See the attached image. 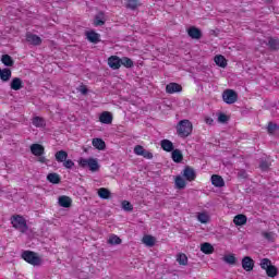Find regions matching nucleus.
Segmentation results:
<instances>
[{
	"instance_id": "nucleus-1",
	"label": "nucleus",
	"mask_w": 279,
	"mask_h": 279,
	"mask_svg": "<svg viewBox=\"0 0 279 279\" xmlns=\"http://www.w3.org/2000/svg\"><path fill=\"white\" fill-rule=\"evenodd\" d=\"M77 163L81 169H88L92 173H97V171L101 169V165H99V159L95 157H81L78 158Z\"/></svg>"
},
{
	"instance_id": "nucleus-2",
	"label": "nucleus",
	"mask_w": 279,
	"mask_h": 279,
	"mask_svg": "<svg viewBox=\"0 0 279 279\" xmlns=\"http://www.w3.org/2000/svg\"><path fill=\"white\" fill-rule=\"evenodd\" d=\"M193 133V123L189 120H181L177 124V134L180 138H186Z\"/></svg>"
},
{
	"instance_id": "nucleus-3",
	"label": "nucleus",
	"mask_w": 279,
	"mask_h": 279,
	"mask_svg": "<svg viewBox=\"0 0 279 279\" xmlns=\"http://www.w3.org/2000/svg\"><path fill=\"white\" fill-rule=\"evenodd\" d=\"M22 258L29 265H33L34 267H39V265H43V257H40L38 254L32 251L23 252Z\"/></svg>"
},
{
	"instance_id": "nucleus-4",
	"label": "nucleus",
	"mask_w": 279,
	"mask_h": 279,
	"mask_svg": "<svg viewBox=\"0 0 279 279\" xmlns=\"http://www.w3.org/2000/svg\"><path fill=\"white\" fill-rule=\"evenodd\" d=\"M259 265L262 269L266 271V276H268V278H276V276H278V268L271 265V260L269 258H263Z\"/></svg>"
},
{
	"instance_id": "nucleus-5",
	"label": "nucleus",
	"mask_w": 279,
	"mask_h": 279,
	"mask_svg": "<svg viewBox=\"0 0 279 279\" xmlns=\"http://www.w3.org/2000/svg\"><path fill=\"white\" fill-rule=\"evenodd\" d=\"M11 223L15 230H19L22 233L27 232V220L21 215L12 216Z\"/></svg>"
},
{
	"instance_id": "nucleus-6",
	"label": "nucleus",
	"mask_w": 279,
	"mask_h": 279,
	"mask_svg": "<svg viewBox=\"0 0 279 279\" xmlns=\"http://www.w3.org/2000/svg\"><path fill=\"white\" fill-rule=\"evenodd\" d=\"M222 98L226 104H234L238 99L236 92L227 89L223 92Z\"/></svg>"
},
{
	"instance_id": "nucleus-7",
	"label": "nucleus",
	"mask_w": 279,
	"mask_h": 279,
	"mask_svg": "<svg viewBox=\"0 0 279 279\" xmlns=\"http://www.w3.org/2000/svg\"><path fill=\"white\" fill-rule=\"evenodd\" d=\"M108 66L112 69L113 71H118V69H121V58L118 56H111L108 58Z\"/></svg>"
},
{
	"instance_id": "nucleus-8",
	"label": "nucleus",
	"mask_w": 279,
	"mask_h": 279,
	"mask_svg": "<svg viewBox=\"0 0 279 279\" xmlns=\"http://www.w3.org/2000/svg\"><path fill=\"white\" fill-rule=\"evenodd\" d=\"M112 120L113 116L110 111H104L99 114V121L105 125H110L112 123Z\"/></svg>"
},
{
	"instance_id": "nucleus-9",
	"label": "nucleus",
	"mask_w": 279,
	"mask_h": 279,
	"mask_svg": "<svg viewBox=\"0 0 279 279\" xmlns=\"http://www.w3.org/2000/svg\"><path fill=\"white\" fill-rule=\"evenodd\" d=\"M31 153L33 156H45V146L40 144H33L31 145Z\"/></svg>"
},
{
	"instance_id": "nucleus-10",
	"label": "nucleus",
	"mask_w": 279,
	"mask_h": 279,
	"mask_svg": "<svg viewBox=\"0 0 279 279\" xmlns=\"http://www.w3.org/2000/svg\"><path fill=\"white\" fill-rule=\"evenodd\" d=\"M166 93H169V95H173V93H182V85L170 83L166 86Z\"/></svg>"
},
{
	"instance_id": "nucleus-11",
	"label": "nucleus",
	"mask_w": 279,
	"mask_h": 279,
	"mask_svg": "<svg viewBox=\"0 0 279 279\" xmlns=\"http://www.w3.org/2000/svg\"><path fill=\"white\" fill-rule=\"evenodd\" d=\"M211 184L216 186L217 189H221L226 186V181H223V178L219 174H213L211 175Z\"/></svg>"
},
{
	"instance_id": "nucleus-12",
	"label": "nucleus",
	"mask_w": 279,
	"mask_h": 279,
	"mask_svg": "<svg viewBox=\"0 0 279 279\" xmlns=\"http://www.w3.org/2000/svg\"><path fill=\"white\" fill-rule=\"evenodd\" d=\"M242 267L244 271H252V269H254V259H252L250 256H245L242 259Z\"/></svg>"
},
{
	"instance_id": "nucleus-13",
	"label": "nucleus",
	"mask_w": 279,
	"mask_h": 279,
	"mask_svg": "<svg viewBox=\"0 0 279 279\" xmlns=\"http://www.w3.org/2000/svg\"><path fill=\"white\" fill-rule=\"evenodd\" d=\"M92 145L95 149H98V151H104L106 149V142L99 137L93 138Z\"/></svg>"
},
{
	"instance_id": "nucleus-14",
	"label": "nucleus",
	"mask_w": 279,
	"mask_h": 279,
	"mask_svg": "<svg viewBox=\"0 0 279 279\" xmlns=\"http://www.w3.org/2000/svg\"><path fill=\"white\" fill-rule=\"evenodd\" d=\"M187 34L190 38H193L194 40H199V38H202V31L195 26L190 27Z\"/></svg>"
},
{
	"instance_id": "nucleus-15",
	"label": "nucleus",
	"mask_w": 279,
	"mask_h": 279,
	"mask_svg": "<svg viewBox=\"0 0 279 279\" xmlns=\"http://www.w3.org/2000/svg\"><path fill=\"white\" fill-rule=\"evenodd\" d=\"M58 204L62 208H71V204H73V199H71V197L69 196L63 195L59 197Z\"/></svg>"
},
{
	"instance_id": "nucleus-16",
	"label": "nucleus",
	"mask_w": 279,
	"mask_h": 279,
	"mask_svg": "<svg viewBox=\"0 0 279 279\" xmlns=\"http://www.w3.org/2000/svg\"><path fill=\"white\" fill-rule=\"evenodd\" d=\"M142 243H144L146 247H154L156 245V239L154 235L146 234L143 236Z\"/></svg>"
},
{
	"instance_id": "nucleus-17",
	"label": "nucleus",
	"mask_w": 279,
	"mask_h": 279,
	"mask_svg": "<svg viewBox=\"0 0 279 279\" xmlns=\"http://www.w3.org/2000/svg\"><path fill=\"white\" fill-rule=\"evenodd\" d=\"M214 61L217 64V66H220L221 69H226V66H228V60H226V57L221 54H217L214 58Z\"/></svg>"
},
{
	"instance_id": "nucleus-18",
	"label": "nucleus",
	"mask_w": 279,
	"mask_h": 279,
	"mask_svg": "<svg viewBox=\"0 0 279 279\" xmlns=\"http://www.w3.org/2000/svg\"><path fill=\"white\" fill-rule=\"evenodd\" d=\"M26 40L31 45H40V43H43V39H40V37H38V35H34L32 33H28L26 35Z\"/></svg>"
},
{
	"instance_id": "nucleus-19",
	"label": "nucleus",
	"mask_w": 279,
	"mask_h": 279,
	"mask_svg": "<svg viewBox=\"0 0 279 279\" xmlns=\"http://www.w3.org/2000/svg\"><path fill=\"white\" fill-rule=\"evenodd\" d=\"M11 90H21V88H23V80L19 78V77H14L11 83Z\"/></svg>"
},
{
	"instance_id": "nucleus-20",
	"label": "nucleus",
	"mask_w": 279,
	"mask_h": 279,
	"mask_svg": "<svg viewBox=\"0 0 279 279\" xmlns=\"http://www.w3.org/2000/svg\"><path fill=\"white\" fill-rule=\"evenodd\" d=\"M160 147L161 149H163V151H168V153H171L174 149L173 142L169 140H162L160 142Z\"/></svg>"
},
{
	"instance_id": "nucleus-21",
	"label": "nucleus",
	"mask_w": 279,
	"mask_h": 279,
	"mask_svg": "<svg viewBox=\"0 0 279 279\" xmlns=\"http://www.w3.org/2000/svg\"><path fill=\"white\" fill-rule=\"evenodd\" d=\"M233 223L235 226H245L247 223V216L239 214L233 218Z\"/></svg>"
},
{
	"instance_id": "nucleus-22",
	"label": "nucleus",
	"mask_w": 279,
	"mask_h": 279,
	"mask_svg": "<svg viewBox=\"0 0 279 279\" xmlns=\"http://www.w3.org/2000/svg\"><path fill=\"white\" fill-rule=\"evenodd\" d=\"M183 177L189 181L193 182L195 180V170L192 168L187 167L183 170Z\"/></svg>"
},
{
	"instance_id": "nucleus-23",
	"label": "nucleus",
	"mask_w": 279,
	"mask_h": 279,
	"mask_svg": "<svg viewBox=\"0 0 279 279\" xmlns=\"http://www.w3.org/2000/svg\"><path fill=\"white\" fill-rule=\"evenodd\" d=\"M171 158L173 162H182V160H184V155H182V150L173 149L171 154Z\"/></svg>"
},
{
	"instance_id": "nucleus-24",
	"label": "nucleus",
	"mask_w": 279,
	"mask_h": 279,
	"mask_svg": "<svg viewBox=\"0 0 279 279\" xmlns=\"http://www.w3.org/2000/svg\"><path fill=\"white\" fill-rule=\"evenodd\" d=\"M57 162H64L69 158V153L66 150H58L54 154Z\"/></svg>"
},
{
	"instance_id": "nucleus-25",
	"label": "nucleus",
	"mask_w": 279,
	"mask_h": 279,
	"mask_svg": "<svg viewBox=\"0 0 279 279\" xmlns=\"http://www.w3.org/2000/svg\"><path fill=\"white\" fill-rule=\"evenodd\" d=\"M201 252H203V254H213L215 252V246L208 242H205L201 244Z\"/></svg>"
},
{
	"instance_id": "nucleus-26",
	"label": "nucleus",
	"mask_w": 279,
	"mask_h": 279,
	"mask_svg": "<svg viewBox=\"0 0 279 279\" xmlns=\"http://www.w3.org/2000/svg\"><path fill=\"white\" fill-rule=\"evenodd\" d=\"M10 77H12V71L10 69H2L0 72V80L2 82H10Z\"/></svg>"
},
{
	"instance_id": "nucleus-27",
	"label": "nucleus",
	"mask_w": 279,
	"mask_h": 279,
	"mask_svg": "<svg viewBox=\"0 0 279 279\" xmlns=\"http://www.w3.org/2000/svg\"><path fill=\"white\" fill-rule=\"evenodd\" d=\"M107 243L109 245H121L122 240L121 238H119V235L117 234H110L107 239Z\"/></svg>"
},
{
	"instance_id": "nucleus-28",
	"label": "nucleus",
	"mask_w": 279,
	"mask_h": 279,
	"mask_svg": "<svg viewBox=\"0 0 279 279\" xmlns=\"http://www.w3.org/2000/svg\"><path fill=\"white\" fill-rule=\"evenodd\" d=\"M98 193V197H100V199H110V190L106 189V187H100L97 191Z\"/></svg>"
},
{
	"instance_id": "nucleus-29",
	"label": "nucleus",
	"mask_w": 279,
	"mask_h": 279,
	"mask_svg": "<svg viewBox=\"0 0 279 279\" xmlns=\"http://www.w3.org/2000/svg\"><path fill=\"white\" fill-rule=\"evenodd\" d=\"M197 219L201 223H208L210 221V214L208 211H201L197 214Z\"/></svg>"
},
{
	"instance_id": "nucleus-30",
	"label": "nucleus",
	"mask_w": 279,
	"mask_h": 279,
	"mask_svg": "<svg viewBox=\"0 0 279 279\" xmlns=\"http://www.w3.org/2000/svg\"><path fill=\"white\" fill-rule=\"evenodd\" d=\"M86 38L89 40V43H99V34H97L95 31L87 32Z\"/></svg>"
},
{
	"instance_id": "nucleus-31",
	"label": "nucleus",
	"mask_w": 279,
	"mask_h": 279,
	"mask_svg": "<svg viewBox=\"0 0 279 279\" xmlns=\"http://www.w3.org/2000/svg\"><path fill=\"white\" fill-rule=\"evenodd\" d=\"M48 182L51 184H60V174L52 172L47 175Z\"/></svg>"
},
{
	"instance_id": "nucleus-32",
	"label": "nucleus",
	"mask_w": 279,
	"mask_h": 279,
	"mask_svg": "<svg viewBox=\"0 0 279 279\" xmlns=\"http://www.w3.org/2000/svg\"><path fill=\"white\" fill-rule=\"evenodd\" d=\"M177 263H179V265L186 266L189 265V257L184 253H179L177 255Z\"/></svg>"
},
{
	"instance_id": "nucleus-33",
	"label": "nucleus",
	"mask_w": 279,
	"mask_h": 279,
	"mask_svg": "<svg viewBox=\"0 0 279 279\" xmlns=\"http://www.w3.org/2000/svg\"><path fill=\"white\" fill-rule=\"evenodd\" d=\"M222 260L227 263V265H236V257L234 256V254L225 255Z\"/></svg>"
},
{
	"instance_id": "nucleus-34",
	"label": "nucleus",
	"mask_w": 279,
	"mask_h": 279,
	"mask_svg": "<svg viewBox=\"0 0 279 279\" xmlns=\"http://www.w3.org/2000/svg\"><path fill=\"white\" fill-rule=\"evenodd\" d=\"M121 66H125V69H132V66H134V61L128 57H123L121 59Z\"/></svg>"
},
{
	"instance_id": "nucleus-35",
	"label": "nucleus",
	"mask_w": 279,
	"mask_h": 279,
	"mask_svg": "<svg viewBox=\"0 0 279 279\" xmlns=\"http://www.w3.org/2000/svg\"><path fill=\"white\" fill-rule=\"evenodd\" d=\"M1 62L4 66H12L14 64V61H12V57H10L9 54H3Z\"/></svg>"
},
{
	"instance_id": "nucleus-36",
	"label": "nucleus",
	"mask_w": 279,
	"mask_h": 279,
	"mask_svg": "<svg viewBox=\"0 0 279 279\" xmlns=\"http://www.w3.org/2000/svg\"><path fill=\"white\" fill-rule=\"evenodd\" d=\"M33 125H35V128H45V119L40 117L33 118Z\"/></svg>"
},
{
	"instance_id": "nucleus-37",
	"label": "nucleus",
	"mask_w": 279,
	"mask_h": 279,
	"mask_svg": "<svg viewBox=\"0 0 279 279\" xmlns=\"http://www.w3.org/2000/svg\"><path fill=\"white\" fill-rule=\"evenodd\" d=\"M177 189H184L186 186V181L182 177H177L174 180Z\"/></svg>"
},
{
	"instance_id": "nucleus-38",
	"label": "nucleus",
	"mask_w": 279,
	"mask_h": 279,
	"mask_svg": "<svg viewBox=\"0 0 279 279\" xmlns=\"http://www.w3.org/2000/svg\"><path fill=\"white\" fill-rule=\"evenodd\" d=\"M121 206L126 213H132L134 210V206H132V204L128 201H123Z\"/></svg>"
},
{
	"instance_id": "nucleus-39",
	"label": "nucleus",
	"mask_w": 279,
	"mask_h": 279,
	"mask_svg": "<svg viewBox=\"0 0 279 279\" xmlns=\"http://www.w3.org/2000/svg\"><path fill=\"white\" fill-rule=\"evenodd\" d=\"M262 236H264V239H266L267 241H276V233H274V232H267V231H264L263 233H262Z\"/></svg>"
},
{
	"instance_id": "nucleus-40",
	"label": "nucleus",
	"mask_w": 279,
	"mask_h": 279,
	"mask_svg": "<svg viewBox=\"0 0 279 279\" xmlns=\"http://www.w3.org/2000/svg\"><path fill=\"white\" fill-rule=\"evenodd\" d=\"M105 21H104V14H98L96 15L95 20H94V25L96 27H99L100 25H104Z\"/></svg>"
},
{
	"instance_id": "nucleus-41",
	"label": "nucleus",
	"mask_w": 279,
	"mask_h": 279,
	"mask_svg": "<svg viewBox=\"0 0 279 279\" xmlns=\"http://www.w3.org/2000/svg\"><path fill=\"white\" fill-rule=\"evenodd\" d=\"M138 5H141L138 0H129L126 3V8H130L131 10H136V8H138Z\"/></svg>"
},
{
	"instance_id": "nucleus-42",
	"label": "nucleus",
	"mask_w": 279,
	"mask_h": 279,
	"mask_svg": "<svg viewBox=\"0 0 279 279\" xmlns=\"http://www.w3.org/2000/svg\"><path fill=\"white\" fill-rule=\"evenodd\" d=\"M268 45H269L270 49L276 50V49H278L279 43L277 39L270 38L268 41Z\"/></svg>"
},
{
	"instance_id": "nucleus-43",
	"label": "nucleus",
	"mask_w": 279,
	"mask_h": 279,
	"mask_svg": "<svg viewBox=\"0 0 279 279\" xmlns=\"http://www.w3.org/2000/svg\"><path fill=\"white\" fill-rule=\"evenodd\" d=\"M144 151H145V148L141 145H137L134 147V154L136 156H143Z\"/></svg>"
},
{
	"instance_id": "nucleus-44",
	"label": "nucleus",
	"mask_w": 279,
	"mask_h": 279,
	"mask_svg": "<svg viewBox=\"0 0 279 279\" xmlns=\"http://www.w3.org/2000/svg\"><path fill=\"white\" fill-rule=\"evenodd\" d=\"M63 167L65 169H73V167H75V162H73V160L71 159H65L63 162Z\"/></svg>"
},
{
	"instance_id": "nucleus-45",
	"label": "nucleus",
	"mask_w": 279,
	"mask_h": 279,
	"mask_svg": "<svg viewBox=\"0 0 279 279\" xmlns=\"http://www.w3.org/2000/svg\"><path fill=\"white\" fill-rule=\"evenodd\" d=\"M38 162H40L41 165H49V159H47V157H45V155H40L36 157Z\"/></svg>"
},
{
	"instance_id": "nucleus-46",
	"label": "nucleus",
	"mask_w": 279,
	"mask_h": 279,
	"mask_svg": "<svg viewBox=\"0 0 279 279\" xmlns=\"http://www.w3.org/2000/svg\"><path fill=\"white\" fill-rule=\"evenodd\" d=\"M278 130V124L269 123L268 124V132L269 134H274Z\"/></svg>"
},
{
	"instance_id": "nucleus-47",
	"label": "nucleus",
	"mask_w": 279,
	"mask_h": 279,
	"mask_svg": "<svg viewBox=\"0 0 279 279\" xmlns=\"http://www.w3.org/2000/svg\"><path fill=\"white\" fill-rule=\"evenodd\" d=\"M143 158H146L147 160H151V158H154V154H151L148 150H144V153L142 154Z\"/></svg>"
},
{
	"instance_id": "nucleus-48",
	"label": "nucleus",
	"mask_w": 279,
	"mask_h": 279,
	"mask_svg": "<svg viewBox=\"0 0 279 279\" xmlns=\"http://www.w3.org/2000/svg\"><path fill=\"white\" fill-rule=\"evenodd\" d=\"M218 121H219V123H227V121H228V116H226V114H223V113H220V114L218 116Z\"/></svg>"
},
{
	"instance_id": "nucleus-49",
	"label": "nucleus",
	"mask_w": 279,
	"mask_h": 279,
	"mask_svg": "<svg viewBox=\"0 0 279 279\" xmlns=\"http://www.w3.org/2000/svg\"><path fill=\"white\" fill-rule=\"evenodd\" d=\"M78 90L82 93V95H86V93H88V89L86 88V86H81Z\"/></svg>"
},
{
	"instance_id": "nucleus-50",
	"label": "nucleus",
	"mask_w": 279,
	"mask_h": 279,
	"mask_svg": "<svg viewBox=\"0 0 279 279\" xmlns=\"http://www.w3.org/2000/svg\"><path fill=\"white\" fill-rule=\"evenodd\" d=\"M205 123H207V125H213L214 123L213 118H205Z\"/></svg>"
}]
</instances>
